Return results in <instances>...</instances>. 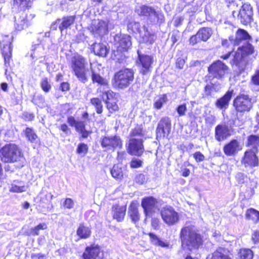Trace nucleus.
<instances>
[{
	"label": "nucleus",
	"mask_w": 259,
	"mask_h": 259,
	"mask_svg": "<svg viewBox=\"0 0 259 259\" xmlns=\"http://www.w3.org/2000/svg\"><path fill=\"white\" fill-rule=\"evenodd\" d=\"M167 101V98L166 95H161L155 100L154 103V108L157 109H160Z\"/></svg>",
	"instance_id": "c03bdc74"
},
{
	"label": "nucleus",
	"mask_w": 259,
	"mask_h": 259,
	"mask_svg": "<svg viewBox=\"0 0 259 259\" xmlns=\"http://www.w3.org/2000/svg\"><path fill=\"white\" fill-rule=\"evenodd\" d=\"M88 150V146L83 143L79 144L76 150L77 153L83 155H85Z\"/></svg>",
	"instance_id": "603ef678"
},
{
	"label": "nucleus",
	"mask_w": 259,
	"mask_h": 259,
	"mask_svg": "<svg viewBox=\"0 0 259 259\" xmlns=\"http://www.w3.org/2000/svg\"><path fill=\"white\" fill-rule=\"evenodd\" d=\"M93 50L96 55L101 57H106L109 51L107 47L101 43H95L93 46Z\"/></svg>",
	"instance_id": "bb28decb"
},
{
	"label": "nucleus",
	"mask_w": 259,
	"mask_h": 259,
	"mask_svg": "<svg viewBox=\"0 0 259 259\" xmlns=\"http://www.w3.org/2000/svg\"><path fill=\"white\" fill-rule=\"evenodd\" d=\"M91 104L96 108V112L98 114L102 113L103 105L101 100L97 98H92L91 100Z\"/></svg>",
	"instance_id": "a18cd8bd"
},
{
	"label": "nucleus",
	"mask_w": 259,
	"mask_h": 259,
	"mask_svg": "<svg viewBox=\"0 0 259 259\" xmlns=\"http://www.w3.org/2000/svg\"><path fill=\"white\" fill-rule=\"evenodd\" d=\"M141 42L147 44H152L155 40V36L151 33L147 29L144 28V30L140 33Z\"/></svg>",
	"instance_id": "393cba45"
},
{
	"label": "nucleus",
	"mask_w": 259,
	"mask_h": 259,
	"mask_svg": "<svg viewBox=\"0 0 259 259\" xmlns=\"http://www.w3.org/2000/svg\"><path fill=\"white\" fill-rule=\"evenodd\" d=\"M234 17L237 16L240 19L241 22L243 24L251 22L253 15L252 8L249 4H245L242 5L239 12L233 11Z\"/></svg>",
	"instance_id": "1a4fd4ad"
},
{
	"label": "nucleus",
	"mask_w": 259,
	"mask_h": 259,
	"mask_svg": "<svg viewBox=\"0 0 259 259\" xmlns=\"http://www.w3.org/2000/svg\"><path fill=\"white\" fill-rule=\"evenodd\" d=\"M32 5V0H14V6L21 11L28 9Z\"/></svg>",
	"instance_id": "7c9ffc66"
},
{
	"label": "nucleus",
	"mask_w": 259,
	"mask_h": 259,
	"mask_svg": "<svg viewBox=\"0 0 259 259\" xmlns=\"http://www.w3.org/2000/svg\"><path fill=\"white\" fill-rule=\"evenodd\" d=\"M245 56L251 54L253 52V47L250 44H247L245 46L241 47Z\"/></svg>",
	"instance_id": "8fccbe9b"
},
{
	"label": "nucleus",
	"mask_w": 259,
	"mask_h": 259,
	"mask_svg": "<svg viewBox=\"0 0 259 259\" xmlns=\"http://www.w3.org/2000/svg\"><path fill=\"white\" fill-rule=\"evenodd\" d=\"M233 105L238 112L248 111L251 108V99L248 95L242 94L238 96L234 100Z\"/></svg>",
	"instance_id": "423d86ee"
},
{
	"label": "nucleus",
	"mask_w": 259,
	"mask_h": 259,
	"mask_svg": "<svg viewBox=\"0 0 259 259\" xmlns=\"http://www.w3.org/2000/svg\"><path fill=\"white\" fill-rule=\"evenodd\" d=\"M149 236L152 240L153 243L155 245H159L163 247H167L168 246V244L167 242L161 240L155 234L150 233L149 234Z\"/></svg>",
	"instance_id": "58836bf2"
},
{
	"label": "nucleus",
	"mask_w": 259,
	"mask_h": 259,
	"mask_svg": "<svg viewBox=\"0 0 259 259\" xmlns=\"http://www.w3.org/2000/svg\"><path fill=\"white\" fill-rule=\"evenodd\" d=\"M251 82L256 85H259V69L256 70L251 77Z\"/></svg>",
	"instance_id": "6e6d98bb"
},
{
	"label": "nucleus",
	"mask_w": 259,
	"mask_h": 259,
	"mask_svg": "<svg viewBox=\"0 0 259 259\" xmlns=\"http://www.w3.org/2000/svg\"><path fill=\"white\" fill-rule=\"evenodd\" d=\"M100 143L103 148L107 150H114L122 147V141L119 136H105L101 138Z\"/></svg>",
	"instance_id": "6e6552de"
},
{
	"label": "nucleus",
	"mask_w": 259,
	"mask_h": 259,
	"mask_svg": "<svg viewBox=\"0 0 259 259\" xmlns=\"http://www.w3.org/2000/svg\"><path fill=\"white\" fill-rule=\"evenodd\" d=\"M98 92L102 94V95H100V96L106 103L108 101H112L117 100L115 98V94L110 90H102V88H100L98 89Z\"/></svg>",
	"instance_id": "c756f323"
},
{
	"label": "nucleus",
	"mask_w": 259,
	"mask_h": 259,
	"mask_svg": "<svg viewBox=\"0 0 259 259\" xmlns=\"http://www.w3.org/2000/svg\"><path fill=\"white\" fill-rule=\"evenodd\" d=\"M74 202L71 198H66L64 202V206L68 209H71L74 207Z\"/></svg>",
	"instance_id": "bf43d9fd"
},
{
	"label": "nucleus",
	"mask_w": 259,
	"mask_h": 259,
	"mask_svg": "<svg viewBox=\"0 0 259 259\" xmlns=\"http://www.w3.org/2000/svg\"><path fill=\"white\" fill-rule=\"evenodd\" d=\"M177 111L179 115V116H184L186 114V112L187 111V106L186 104H184L181 105H179L177 108Z\"/></svg>",
	"instance_id": "4d7b16f0"
},
{
	"label": "nucleus",
	"mask_w": 259,
	"mask_h": 259,
	"mask_svg": "<svg viewBox=\"0 0 259 259\" xmlns=\"http://www.w3.org/2000/svg\"><path fill=\"white\" fill-rule=\"evenodd\" d=\"M245 57V56H244L243 52V49H241V47L238 48L234 56V59L233 60L234 64L238 65V64L242 61L243 58Z\"/></svg>",
	"instance_id": "a19ab883"
},
{
	"label": "nucleus",
	"mask_w": 259,
	"mask_h": 259,
	"mask_svg": "<svg viewBox=\"0 0 259 259\" xmlns=\"http://www.w3.org/2000/svg\"><path fill=\"white\" fill-rule=\"evenodd\" d=\"M210 259H231V258L226 253L225 249L219 248L212 253Z\"/></svg>",
	"instance_id": "4c0bfd02"
},
{
	"label": "nucleus",
	"mask_w": 259,
	"mask_h": 259,
	"mask_svg": "<svg viewBox=\"0 0 259 259\" xmlns=\"http://www.w3.org/2000/svg\"><path fill=\"white\" fill-rule=\"evenodd\" d=\"M232 132V128L226 124H219L215 128V138L219 142L223 141L230 136Z\"/></svg>",
	"instance_id": "2eb2a0df"
},
{
	"label": "nucleus",
	"mask_w": 259,
	"mask_h": 259,
	"mask_svg": "<svg viewBox=\"0 0 259 259\" xmlns=\"http://www.w3.org/2000/svg\"><path fill=\"white\" fill-rule=\"evenodd\" d=\"M185 60L183 59L179 58L177 61V66L180 68L182 69L185 65Z\"/></svg>",
	"instance_id": "338daca9"
},
{
	"label": "nucleus",
	"mask_w": 259,
	"mask_h": 259,
	"mask_svg": "<svg viewBox=\"0 0 259 259\" xmlns=\"http://www.w3.org/2000/svg\"><path fill=\"white\" fill-rule=\"evenodd\" d=\"M25 135L30 142L32 143L37 142V136L32 128H26L25 131Z\"/></svg>",
	"instance_id": "ea45409f"
},
{
	"label": "nucleus",
	"mask_w": 259,
	"mask_h": 259,
	"mask_svg": "<svg viewBox=\"0 0 259 259\" xmlns=\"http://www.w3.org/2000/svg\"><path fill=\"white\" fill-rule=\"evenodd\" d=\"M12 41L11 36L6 35L1 40V48L3 55L6 63L9 61L12 55V48L11 44Z\"/></svg>",
	"instance_id": "dca6fc26"
},
{
	"label": "nucleus",
	"mask_w": 259,
	"mask_h": 259,
	"mask_svg": "<svg viewBox=\"0 0 259 259\" xmlns=\"http://www.w3.org/2000/svg\"><path fill=\"white\" fill-rule=\"evenodd\" d=\"M115 40L117 47L120 51H126L132 45L131 37L126 34L116 35Z\"/></svg>",
	"instance_id": "6ab92c4d"
},
{
	"label": "nucleus",
	"mask_w": 259,
	"mask_h": 259,
	"mask_svg": "<svg viewBox=\"0 0 259 259\" xmlns=\"http://www.w3.org/2000/svg\"><path fill=\"white\" fill-rule=\"evenodd\" d=\"M250 38V35L247 31L243 29H239L236 33L235 38L233 41L234 45H238L241 41H245Z\"/></svg>",
	"instance_id": "a878e982"
},
{
	"label": "nucleus",
	"mask_w": 259,
	"mask_h": 259,
	"mask_svg": "<svg viewBox=\"0 0 259 259\" xmlns=\"http://www.w3.org/2000/svg\"><path fill=\"white\" fill-rule=\"evenodd\" d=\"M133 78L134 72L132 70L125 69L120 70L115 75L114 85L120 89L126 88Z\"/></svg>",
	"instance_id": "39448f33"
},
{
	"label": "nucleus",
	"mask_w": 259,
	"mask_h": 259,
	"mask_svg": "<svg viewBox=\"0 0 259 259\" xmlns=\"http://www.w3.org/2000/svg\"><path fill=\"white\" fill-rule=\"evenodd\" d=\"M91 31L95 35L102 36L108 31V24L106 21L101 20H95L90 26Z\"/></svg>",
	"instance_id": "4468645a"
},
{
	"label": "nucleus",
	"mask_w": 259,
	"mask_h": 259,
	"mask_svg": "<svg viewBox=\"0 0 259 259\" xmlns=\"http://www.w3.org/2000/svg\"><path fill=\"white\" fill-rule=\"evenodd\" d=\"M41 87L42 89L45 92H48L51 88L48 79L47 78H44L41 82Z\"/></svg>",
	"instance_id": "3c124183"
},
{
	"label": "nucleus",
	"mask_w": 259,
	"mask_h": 259,
	"mask_svg": "<svg viewBox=\"0 0 259 259\" xmlns=\"http://www.w3.org/2000/svg\"><path fill=\"white\" fill-rule=\"evenodd\" d=\"M251 239L254 243L258 242H259V231H254L252 235Z\"/></svg>",
	"instance_id": "e2e57ef3"
},
{
	"label": "nucleus",
	"mask_w": 259,
	"mask_h": 259,
	"mask_svg": "<svg viewBox=\"0 0 259 259\" xmlns=\"http://www.w3.org/2000/svg\"><path fill=\"white\" fill-rule=\"evenodd\" d=\"M156 203V200L152 197H146L142 199L141 205L146 216L154 211Z\"/></svg>",
	"instance_id": "aec40b11"
},
{
	"label": "nucleus",
	"mask_w": 259,
	"mask_h": 259,
	"mask_svg": "<svg viewBox=\"0 0 259 259\" xmlns=\"http://www.w3.org/2000/svg\"><path fill=\"white\" fill-rule=\"evenodd\" d=\"M212 30L209 28H202L197 32V36L200 40L206 41L211 36Z\"/></svg>",
	"instance_id": "f704fd0d"
},
{
	"label": "nucleus",
	"mask_w": 259,
	"mask_h": 259,
	"mask_svg": "<svg viewBox=\"0 0 259 259\" xmlns=\"http://www.w3.org/2000/svg\"><path fill=\"white\" fill-rule=\"evenodd\" d=\"M256 151L251 150L245 152L242 162L246 166H256L258 165V161L256 155Z\"/></svg>",
	"instance_id": "412c9836"
},
{
	"label": "nucleus",
	"mask_w": 259,
	"mask_h": 259,
	"mask_svg": "<svg viewBox=\"0 0 259 259\" xmlns=\"http://www.w3.org/2000/svg\"><path fill=\"white\" fill-rule=\"evenodd\" d=\"M139 59L140 64L142 66L141 72L145 74L149 70L153 61V58L151 56L139 54Z\"/></svg>",
	"instance_id": "4be33fe9"
},
{
	"label": "nucleus",
	"mask_w": 259,
	"mask_h": 259,
	"mask_svg": "<svg viewBox=\"0 0 259 259\" xmlns=\"http://www.w3.org/2000/svg\"><path fill=\"white\" fill-rule=\"evenodd\" d=\"M67 122L70 126H75L77 121L75 120L73 116H70L68 117Z\"/></svg>",
	"instance_id": "774afa93"
},
{
	"label": "nucleus",
	"mask_w": 259,
	"mask_h": 259,
	"mask_svg": "<svg viewBox=\"0 0 259 259\" xmlns=\"http://www.w3.org/2000/svg\"><path fill=\"white\" fill-rule=\"evenodd\" d=\"M107 107L110 112H113L118 110V106L116 104V100L107 101Z\"/></svg>",
	"instance_id": "09e8293b"
},
{
	"label": "nucleus",
	"mask_w": 259,
	"mask_h": 259,
	"mask_svg": "<svg viewBox=\"0 0 259 259\" xmlns=\"http://www.w3.org/2000/svg\"><path fill=\"white\" fill-rule=\"evenodd\" d=\"M27 187L21 185L20 182L14 181L9 187V191L13 193H21L26 191Z\"/></svg>",
	"instance_id": "c9c22d12"
},
{
	"label": "nucleus",
	"mask_w": 259,
	"mask_h": 259,
	"mask_svg": "<svg viewBox=\"0 0 259 259\" xmlns=\"http://www.w3.org/2000/svg\"><path fill=\"white\" fill-rule=\"evenodd\" d=\"M137 13L142 16L147 17L149 21L153 23H162L164 21V16L159 10L146 6H142L137 10Z\"/></svg>",
	"instance_id": "20e7f679"
},
{
	"label": "nucleus",
	"mask_w": 259,
	"mask_h": 259,
	"mask_svg": "<svg viewBox=\"0 0 259 259\" xmlns=\"http://www.w3.org/2000/svg\"><path fill=\"white\" fill-rule=\"evenodd\" d=\"M76 234L80 238L87 239L91 236V228L83 224H80L77 229Z\"/></svg>",
	"instance_id": "c85d7f7f"
},
{
	"label": "nucleus",
	"mask_w": 259,
	"mask_h": 259,
	"mask_svg": "<svg viewBox=\"0 0 259 259\" xmlns=\"http://www.w3.org/2000/svg\"><path fill=\"white\" fill-rule=\"evenodd\" d=\"M53 197V195L51 193L47 192L44 197H41L40 201L43 203H48L52 200Z\"/></svg>",
	"instance_id": "13d9d810"
},
{
	"label": "nucleus",
	"mask_w": 259,
	"mask_h": 259,
	"mask_svg": "<svg viewBox=\"0 0 259 259\" xmlns=\"http://www.w3.org/2000/svg\"><path fill=\"white\" fill-rule=\"evenodd\" d=\"M83 259H103L104 252L99 246L93 245L86 247L82 254Z\"/></svg>",
	"instance_id": "9b49d317"
},
{
	"label": "nucleus",
	"mask_w": 259,
	"mask_h": 259,
	"mask_svg": "<svg viewBox=\"0 0 259 259\" xmlns=\"http://www.w3.org/2000/svg\"><path fill=\"white\" fill-rule=\"evenodd\" d=\"M74 127L78 132H82L84 130L85 125L83 122L77 121Z\"/></svg>",
	"instance_id": "052dcab7"
},
{
	"label": "nucleus",
	"mask_w": 259,
	"mask_h": 259,
	"mask_svg": "<svg viewBox=\"0 0 259 259\" xmlns=\"http://www.w3.org/2000/svg\"><path fill=\"white\" fill-rule=\"evenodd\" d=\"M126 209L125 206L114 205L112 210L113 218L118 222L122 221L125 214Z\"/></svg>",
	"instance_id": "b1692460"
},
{
	"label": "nucleus",
	"mask_w": 259,
	"mask_h": 259,
	"mask_svg": "<svg viewBox=\"0 0 259 259\" xmlns=\"http://www.w3.org/2000/svg\"><path fill=\"white\" fill-rule=\"evenodd\" d=\"M138 207V204L134 202H132L129 206L128 214L132 221L135 223L138 222L140 218Z\"/></svg>",
	"instance_id": "cd10ccee"
},
{
	"label": "nucleus",
	"mask_w": 259,
	"mask_h": 259,
	"mask_svg": "<svg viewBox=\"0 0 259 259\" xmlns=\"http://www.w3.org/2000/svg\"><path fill=\"white\" fill-rule=\"evenodd\" d=\"M188 8L187 9V13L190 15L192 16L193 15L194 13H195L197 8L196 6L188 5Z\"/></svg>",
	"instance_id": "0e129e2a"
},
{
	"label": "nucleus",
	"mask_w": 259,
	"mask_h": 259,
	"mask_svg": "<svg viewBox=\"0 0 259 259\" xmlns=\"http://www.w3.org/2000/svg\"><path fill=\"white\" fill-rule=\"evenodd\" d=\"M246 218L252 220L254 223L259 222V211L253 209H248L246 212Z\"/></svg>",
	"instance_id": "e433bc0d"
},
{
	"label": "nucleus",
	"mask_w": 259,
	"mask_h": 259,
	"mask_svg": "<svg viewBox=\"0 0 259 259\" xmlns=\"http://www.w3.org/2000/svg\"><path fill=\"white\" fill-rule=\"evenodd\" d=\"M140 23L136 22H132L128 25V27L132 28L134 32H138L139 33L142 31L140 30Z\"/></svg>",
	"instance_id": "864d4df0"
},
{
	"label": "nucleus",
	"mask_w": 259,
	"mask_h": 259,
	"mask_svg": "<svg viewBox=\"0 0 259 259\" xmlns=\"http://www.w3.org/2000/svg\"><path fill=\"white\" fill-rule=\"evenodd\" d=\"M73 71L77 78L82 82H85L88 80L89 69L87 68L88 62L82 56L76 54L71 60Z\"/></svg>",
	"instance_id": "f03ea898"
},
{
	"label": "nucleus",
	"mask_w": 259,
	"mask_h": 259,
	"mask_svg": "<svg viewBox=\"0 0 259 259\" xmlns=\"http://www.w3.org/2000/svg\"><path fill=\"white\" fill-rule=\"evenodd\" d=\"M242 147V144L238 141L232 140L224 146L223 151L226 155L233 156L241 150Z\"/></svg>",
	"instance_id": "f3484780"
},
{
	"label": "nucleus",
	"mask_w": 259,
	"mask_h": 259,
	"mask_svg": "<svg viewBox=\"0 0 259 259\" xmlns=\"http://www.w3.org/2000/svg\"><path fill=\"white\" fill-rule=\"evenodd\" d=\"M228 69V66L220 60L213 62L208 67L209 73L217 78L222 77L226 73Z\"/></svg>",
	"instance_id": "f8f14e48"
},
{
	"label": "nucleus",
	"mask_w": 259,
	"mask_h": 259,
	"mask_svg": "<svg viewBox=\"0 0 259 259\" xmlns=\"http://www.w3.org/2000/svg\"><path fill=\"white\" fill-rule=\"evenodd\" d=\"M127 150V152L131 155L141 156L144 152L142 140L139 138H131Z\"/></svg>",
	"instance_id": "9d476101"
},
{
	"label": "nucleus",
	"mask_w": 259,
	"mask_h": 259,
	"mask_svg": "<svg viewBox=\"0 0 259 259\" xmlns=\"http://www.w3.org/2000/svg\"><path fill=\"white\" fill-rule=\"evenodd\" d=\"M47 228V225L45 223H41L38 225L37 226L31 228L30 230V234L31 235H38L39 234V231L45 230Z\"/></svg>",
	"instance_id": "49530a36"
},
{
	"label": "nucleus",
	"mask_w": 259,
	"mask_h": 259,
	"mask_svg": "<svg viewBox=\"0 0 259 259\" xmlns=\"http://www.w3.org/2000/svg\"><path fill=\"white\" fill-rule=\"evenodd\" d=\"M194 157L197 162L202 161L204 160V156L200 152L194 154Z\"/></svg>",
	"instance_id": "680f3d73"
},
{
	"label": "nucleus",
	"mask_w": 259,
	"mask_h": 259,
	"mask_svg": "<svg viewBox=\"0 0 259 259\" xmlns=\"http://www.w3.org/2000/svg\"><path fill=\"white\" fill-rule=\"evenodd\" d=\"M75 18L76 17L75 16H69L63 18L62 22L59 27L61 31L72 25L75 21Z\"/></svg>",
	"instance_id": "473e14b6"
},
{
	"label": "nucleus",
	"mask_w": 259,
	"mask_h": 259,
	"mask_svg": "<svg viewBox=\"0 0 259 259\" xmlns=\"http://www.w3.org/2000/svg\"><path fill=\"white\" fill-rule=\"evenodd\" d=\"M112 176L117 180L121 181L124 175V170L118 164L114 165L110 170Z\"/></svg>",
	"instance_id": "2f4dec72"
},
{
	"label": "nucleus",
	"mask_w": 259,
	"mask_h": 259,
	"mask_svg": "<svg viewBox=\"0 0 259 259\" xmlns=\"http://www.w3.org/2000/svg\"><path fill=\"white\" fill-rule=\"evenodd\" d=\"M171 129L170 121L168 117H165L161 119L157 128V136L160 137H164L168 135Z\"/></svg>",
	"instance_id": "a211bd4d"
},
{
	"label": "nucleus",
	"mask_w": 259,
	"mask_h": 259,
	"mask_svg": "<svg viewBox=\"0 0 259 259\" xmlns=\"http://www.w3.org/2000/svg\"><path fill=\"white\" fill-rule=\"evenodd\" d=\"M233 91H228L222 98L218 99L216 103V106L220 109H226L228 108L229 102L232 98Z\"/></svg>",
	"instance_id": "5701e85b"
},
{
	"label": "nucleus",
	"mask_w": 259,
	"mask_h": 259,
	"mask_svg": "<svg viewBox=\"0 0 259 259\" xmlns=\"http://www.w3.org/2000/svg\"><path fill=\"white\" fill-rule=\"evenodd\" d=\"M91 69L92 72V80L94 82H97L102 85H107L108 81L105 78L97 74L93 69V65L91 63Z\"/></svg>",
	"instance_id": "72a5a7b5"
},
{
	"label": "nucleus",
	"mask_w": 259,
	"mask_h": 259,
	"mask_svg": "<svg viewBox=\"0 0 259 259\" xmlns=\"http://www.w3.org/2000/svg\"><path fill=\"white\" fill-rule=\"evenodd\" d=\"M182 245L184 248H188L190 250L198 248L202 244V238L192 227H185L181 232Z\"/></svg>",
	"instance_id": "f257e3e1"
},
{
	"label": "nucleus",
	"mask_w": 259,
	"mask_h": 259,
	"mask_svg": "<svg viewBox=\"0 0 259 259\" xmlns=\"http://www.w3.org/2000/svg\"><path fill=\"white\" fill-rule=\"evenodd\" d=\"M240 259H252L253 252L249 249H241L239 252Z\"/></svg>",
	"instance_id": "79ce46f5"
},
{
	"label": "nucleus",
	"mask_w": 259,
	"mask_h": 259,
	"mask_svg": "<svg viewBox=\"0 0 259 259\" xmlns=\"http://www.w3.org/2000/svg\"><path fill=\"white\" fill-rule=\"evenodd\" d=\"M247 145L256 149L259 146V136L251 135L248 138Z\"/></svg>",
	"instance_id": "37998d69"
},
{
	"label": "nucleus",
	"mask_w": 259,
	"mask_h": 259,
	"mask_svg": "<svg viewBox=\"0 0 259 259\" xmlns=\"http://www.w3.org/2000/svg\"><path fill=\"white\" fill-rule=\"evenodd\" d=\"M22 156L20 149L14 144L6 145L0 150V158L5 163H14L20 161Z\"/></svg>",
	"instance_id": "7ed1b4c3"
},
{
	"label": "nucleus",
	"mask_w": 259,
	"mask_h": 259,
	"mask_svg": "<svg viewBox=\"0 0 259 259\" xmlns=\"http://www.w3.org/2000/svg\"><path fill=\"white\" fill-rule=\"evenodd\" d=\"M161 215L164 222L169 226L176 224L179 220V215L175 209L169 206L162 208Z\"/></svg>",
	"instance_id": "0eeeda50"
},
{
	"label": "nucleus",
	"mask_w": 259,
	"mask_h": 259,
	"mask_svg": "<svg viewBox=\"0 0 259 259\" xmlns=\"http://www.w3.org/2000/svg\"><path fill=\"white\" fill-rule=\"evenodd\" d=\"M131 138H137V137H142L144 136L142 129L138 126L135 128L130 134Z\"/></svg>",
	"instance_id": "de8ad7c7"
},
{
	"label": "nucleus",
	"mask_w": 259,
	"mask_h": 259,
	"mask_svg": "<svg viewBox=\"0 0 259 259\" xmlns=\"http://www.w3.org/2000/svg\"><path fill=\"white\" fill-rule=\"evenodd\" d=\"M142 163L139 159L134 158L131 162L130 166L132 168H139L142 166Z\"/></svg>",
	"instance_id": "5fc2aeb1"
},
{
	"label": "nucleus",
	"mask_w": 259,
	"mask_h": 259,
	"mask_svg": "<svg viewBox=\"0 0 259 259\" xmlns=\"http://www.w3.org/2000/svg\"><path fill=\"white\" fill-rule=\"evenodd\" d=\"M184 20V18L182 16H179L175 18L174 23L176 26H178L181 25Z\"/></svg>",
	"instance_id": "69168bd1"
},
{
	"label": "nucleus",
	"mask_w": 259,
	"mask_h": 259,
	"mask_svg": "<svg viewBox=\"0 0 259 259\" xmlns=\"http://www.w3.org/2000/svg\"><path fill=\"white\" fill-rule=\"evenodd\" d=\"M34 15L31 14H26L23 12L20 15L15 18V28L21 31L27 28L31 23Z\"/></svg>",
	"instance_id": "ddd939ff"
}]
</instances>
